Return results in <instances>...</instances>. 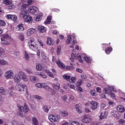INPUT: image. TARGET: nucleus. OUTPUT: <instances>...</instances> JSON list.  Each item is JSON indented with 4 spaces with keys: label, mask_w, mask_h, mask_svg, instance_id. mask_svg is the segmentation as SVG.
<instances>
[{
    "label": "nucleus",
    "mask_w": 125,
    "mask_h": 125,
    "mask_svg": "<svg viewBox=\"0 0 125 125\" xmlns=\"http://www.w3.org/2000/svg\"><path fill=\"white\" fill-rule=\"evenodd\" d=\"M52 86L53 88L58 90L60 89V84L59 83H56L53 84Z\"/></svg>",
    "instance_id": "cd10ccee"
},
{
    "label": "nucleus",
    "mask_w": 125,
    "mask_h": 125,
    "mask_svg": "<svg viewBox=\"0 0 125 125\" xmlns=\"http://www.w3.org/2000/svg\"><path fill=\"white\" fill-rule=\"evenodd\" d=\"M46 43L48 45H53L55 43V41L52 38L50 37H47Z\"/></svg>",
    "instance_id": "2eb2a0df"
},
{
    "label": "nucleus",
    "mask_w": 125,
    "mask_h": 125,
    "mask_svg": "<svg viewBox=\"0 0 125 125\" xmlns=\"http://www.w3.org/2000/svg\"><path fill=\"white\" fill-rule=\"evenodd\" d=\"M84 59L87 63H91V61H92V59L88 57H84Z\"/></svg>",
    "instance_id": "f704fd0d"
},
{
    "label": "nucleus",
    "mask_w": 125,
    "mask_h": 125,
    "mask_svg": "<svg viewBox=\"0 0 125 125\" xmlns=\"http://www.w3.org/2000/svg\"><path fill=\"white\" fill-rule=\"evenodd\" d=\"M19 75L21 78V80L23 81V82H28V78H27V75L26 73L22 71H20L18 72Z\"/></svg>",
    "instance_id": "6e6552de"
},
{
    "label": "nucleus",
    "mask_w": 125,
    "mask_h": 125,
    "mask_svg": "<svg viewBox=\"0 0 125 125\" xmlns=\"http://www.w3.org/2000/svg\"><path fill=\"white\" fill-rule=\"evenodd\" d=\"M75 108L76 109V110L79 114H81L82 113V109H81V107H80L78 104H76L75 105Z\"/></svg>",
    "instance_id": "ea45409f"
},
{
    "label": "nucleus",
    "mask_w": 125,
    "mask_h": 125,
    "mask_svg": "<svg viewBox=\"0 0 125 125\" xmlns=\"http://www.w3.org/2000/svg\"><path fill=\"white\" fill-rule=\"evenodd\" d=\"M18 107L19 111L18 114L20 117H23V116H24L23 113H28L29 111V107L26 104H24V106L19 105Z\"/></svg>",
    "instance_id": "7ed1b4c3"
},
{
    "label": "nucleus",
    "mask_w": 125,
    "mask_h": 125,
    "mask_svg": "<svg viewBox=\"0 0 125 125\" xmlns=\"http://www.w3.org/2000/svg\"><path fill=\"white\" fill-rule=\"evenodd\" d=\"M90 108L91 110H92V111H94V110H96V108H97V107H98V105H99L98 103L94 101H92V102H91L90 103Z\"/></svg>",
    "instance_id": "9d476101"
},
{
    "label": "nucleus",
    "mask_w": 125,
    "mask_h": 125,
    "mask_svg": "<svg viewBox=\"0 0 125 125\" xmlns=\"http://www.w3.org/2000/svg\"><path fill=\"white\" fill-rule=\"evenodd\" d=\"M32 0H28L27 2L28 4H23L21 6V9H26L27 7H28V5H30V4H32Z\"/></svg>",
    "instance_id": "b1692460"
},
{
    "label": "nucleus",
    "mask_w": 125,
    "mask_h": 125,
    "mask_svg": "<svg viewBox=\"0 0 125 125\" xmlns=\"http://www.w3.org/2000/svg\"><path fill=\"white\" fill-rule=\"evenodd\" d=\"M25 56L26 60H29V59H30V55L26 51H25Z\"/></svg>",
    "instance_id": "6e6d98bb"
},
{
    "label": "nucleus",
    "mask_w": 125,
    "mask_h": 125,
    "mask_svg": "<svg viewBox=\"0 0 125 125\" xmlns=\"http://www.w3.org/2000/svg\"><path fill=\"white\" fill-rule=\"evenodd\" d=\"M100 117V121L101 120H103V119H106L107 117V114H106V112H103L99 116Z\"/></svg>",
    "instance_id": "a878e982"
},
{
    "label": "nucleus",
    "mask_w": 125,
    "mask_h": 125,
    "mask_svg": "<svg viewBox=\"0 0 125 125\" xmlns=\"http://www.w3.org/2000/svg\"><path fill=\"white\" fill-rule=\"evenodd\" d=\"M9 39V35H8V34L4 35L1 38V43L2 44H9V42H8Z\"/></svg>",
    "instance_id": "39448f33"
},
{
    "label": "nucleus",
    "mask_w": 125,
    "mask_h": 125,
    "mask_svg": "<svg viewBox=\"0 0 125 125\" xmlns=\"http://www.w3.org/2000/svg\"><path fill=\"white\" fill-rule=\"evenodd\" d=\"M38 31L39 33H45L46 32V28L40 25L38 27Z\"/></svg>",
    "instance_id": "a211bd4d"
},
{
    "label": "nucleus",
    "mask_w": 125,
    "mask_h": 125,
    "mask_svg": "<svg viewBox=\"0 0 125 125\" xmlns=\"http://www.w3.org/2000/svg\"><path fill=\"white\" fill-rule=\"evenodd\" d=\"M51 21V17L48 16L47 20L46 21L44 22L45 24H49L50 22Z\"/></svg>",
    "instance_id": "c03bdc74"
},
{
    "label": "nucleus",
    "mask_w": 125,
    "mask_h": 125,
    "mask_svg": "<svg viewBox=\"0 0 125 125\" xmlns=\"http://www.w3.org/2000/svg\"><path fill=\"white\" fill-rule=\"evenodd\" d=\"M0 65H8V62L3 59H0Z\"/></svg>",
    "instance_id": "473e14b6"
},
{
    "label": "nucleus",
    "mask_w": 125,
    "mask_h": 125,
    "mask_svg": "<svg viewBox=\"0 0 125 125\" xmlns=\"http://www.w3.org/2000/svg\"><path fill=\"white\" fill-rule=\"evenodd\" d=\"M28 45L30 49L34 51H37V54L38 56L41 55V51H40V49L38 48L39 45L35 42V40L33 38L31 39L28 42Z\"/></svg>",
    "instance_id": "f257e3e1"
},
{
    "label": "nucleus",
    "mask_w": 125,
    "mask_h": 125,
    "mask_svg": "<svg viewBox=\"0 0 125 125\" xmlns=\"http://www.w3.org/2000/svg\"><path fill=\"white\" fill-rule=\"evenodd\" d=\"M13 78L14 83H20V82H21V78L18 73L15 74Z\"/></svg>",
    "instance_id": "f8f14e48"
},
{
    "label": "nucleus",
    "mask_w": 125,
    "mask_h": 125,
    "mask_svg": "<svg viewBox=\"0 0 125 125\" xmlns=\"http://www.w3.org/2000/svg\"><path fill=\"white\" fill-rule=\"evenodd\" d=\"M62 99L63 101H66L67 100V96L64 95L62 97Z\"/></svg>",
    "instance_id": "0e129e2a"
},
{
    "label": "nucleus",
    "mask_w": 125,
    "mask_h": 125,
    "mask_svg": "<svg viewBox=\"0 0 125 125\" xmlns=\"http://www.w3.org/2000/svg\"><path fill=\"white\" fill-rule=\"evenodd\" d=\"M20 123L19 121L14 120L12 122V125H20Z\"/></svg>",
    "instance_id": "de8ad7c7"
},
{
    "label": "nucleus",
    "mask_w": 125,
    "mask_h": 125,
    "mask_svg": "<svg viewBox=\"0 0 125 125\" xmlns=\"http://www.w3.org/2000/svg\"><path fill=\"white\" fill-rule=\"evenodd\" d=\"M19 38L20 39V40L21 41V42H23V41H24V35L23 34H20L19 36Z\"/></svg>",
    "instance_id": "3c124183"
},
{
    "label": "nucleus",
    "mask_w": 125,
    "mask_h": 125,
    "mask_svg": "<svg viewBox=\"0 0 125 125\" xmlns=\"http://www.w3.org/2000/svg\"><path fill=\"white\" fill-rule=\"evenodd\" d=\"M25 87H27V85H26V84H23L21 83H17L16 84V89L21 92L25 91Z\"/></svg>",
    "instance_id": "423d86ee"
},
{
    "label": "nucleus",
    "mask_w": 125,
    "mask_h": 125,
    "mask_svg": "<svg viewBox=\"0 0 125 125\" xmlns=\"http://www.w3.org/2000/svg\"><path fill=\"white\" fill-rule=\"evenodd\" d=\"M119 124H124L125 123V120L124 119H120L118 121Z\"/></svg>",
    "instance_id": "338daca9"
},
{
    "label": "nucleus",
    "mask_w": 125,
    "mask_h": 125,
    "mask_svg": "<svg viewBox=\"0 0 125 125\" xmlns=\"http://www.w3.org/2000/svg\"><path fill=\"white\" fill-rule=\"evenodd\" d=\"M43 15V14H42V13H41L40 14H39L35 19L36 21H37V22L39 21H41V20H42V18Z\"/></svg>",
    "instance_id": "c85d7f7f"
},
{
    "label": "nucleus",
    "mask_w": 125,
    "mask_h": 125,
    "mask_svg": "<svg viewBox=\"0 0 125 125\" xmlns=\"http://www.w3.org/2000/svg\"><path fill=\"white\" fill-rule=\"evenodd\" d=\"M33 98H35V99H37V100H42V97L39 96V95H34L33 96Z\"/></svg>",
    "instance_id": "09e8293b"
},
{
    "label": "nucleus",
    "mask_w": 125,
    "mask_h": 125,
    "mask_svg": "<svg viewBox=\"0 0 125 125\" xmlns=\"http://www.w3.org/2000/svg\"><path fill=\"white\" fill-rule=\"evenodd\" d=\"M76 80H77V78H76V77H72L71 78L70 80L69 79V82L71 83H76Z\"/></svg>",
    "instance_id": "37998d69"
},
{
    "label": "nucleus",
    "mask_w": 125,
    "mask_h": 125,
    "mask_svg": "<svg viewBox=\"0 0 125 125\" xmlns=\"http://www.w3.org/2000/svg\"><path fill=\"white\" fill-rule=\"evenodd\" d=\"M72 37H73L72 44H76L77 43V40H76V37H75V34H73Z\"/></svg>",
    "instance_id": "864d4df0"
},
{
    "label": "nucleus",
    "mask_w": 125,
    "mask_h": 125,
    "mask_svg": "<svg viewBox=\"0 0 125 125\" xmlns=\"http://www.w3.org/2000/svg\"><path fill=\"white\" fill-rule=\"evenodd\" d=\"M39 76H40V77H42V78H43L44 79H46V78H47V76L43 73H40Z\"/></svg>",
    "instance_id": "13d9d810"
},
{
    "label": "nucleus",
    "mask_w": 125,
    "mask_h": 125,
    "mask_svg": "<svg viewBox=\"0 0 125 125\" xmlns=\"http://www.w3.org/2000/svg\"><path fill=\"white\" fill-rule=\"evenodd\" d=\"M3 3L4 4H6L7 5H8L9 4H11L12 3V0H4Z\"/></svg>",
    "instance_id": "4c0bfd02"
},
{
    "label": "nucleus",
    "mask_w": 125,
    "mask_h": 125,
    "mask_svg": "<svg viewBox=\"0 0 125 125\" xmlns=\"http://www.w3.org/2000/svg\"><path fill=\"white\" fill-rule=\"evenodd\" d=\"M71 124L72 125H82V124H80V123L77 121H72Z\"/></svg>",
    "instance_id": "603ef678"
},
{
    "label": "nucleus",
    "mask_w": 125,
    "mask_h": 125,
    "mask_svg": "<svg viewBox=\"0 0 125 125\" xmlns=\"http://www.w3.org/2000/svg\"><path fill=\"white\" fill-rule=\"evenodd\" d=\"M26 71L27 73H28L29 74L32 75V74H33V72L30 69H26Z\"/></svg>",
    "instance_id": "774afa93"
},
{
    "label": "nucleus",
    "mask_w": 125,
    "mask_h": 125,
    "mask_svg": "<svg viewBox=\"0 0 125 125\" xmlns=\"http://www.w3.org/2000/svg\"><path fill=\"white\" fill-rule=\"evenodd\" d=\"M41 56L43 59H46V54H45V53H44V52H42L41 53Z\"/></svg>",
    "instance_id": "5fc2aeb1"
},
{
    "label": "nucleus",
    "mask_w": 125,
    "mask_h": 125,
    "mask_svg": "<svg viewBox=\"0 0 125 125\" xmlns=\"http://www.w3.org/2000/svg\"><path fill=\"white\" fill-rule=\"evenodd\" d=\"M5 22L1 20H0V26H5Z\"/></svg>",
    "instance_id": "4d7b16f0"
},
{
    "label": "nucleus",
    "mask_w": 125,
    "mask_h": 125,
    "mask_svg": "<svg viewBox=\"0 0 125 125\" xmlns=\"http://www.w3.org/2000/svg\"><path fill=\"white\" fill-rule=\"evenodd\" d=\"M56 63L61 69H64L65 65L61 62V61H60V60L58 59V61H56Z\"/></svg>",
    "instance_id": "dca6fc26"
},
{
    "label": "nucleus",
    "mask_w": 125,
    "mask_h": 125,
    "mask_svg": "<svg viewBox=\"0 0 125 125\" xmlns=\"http://www.w3.org/2000/svg\"><path fill=\"white\" fill-rule=\"evenodd\" d=\"M79 61H80V62H83V61L82 60V57H81V55H77V56Z\"/></svg>",
    "instance_id": "680f3d73"
},
{
    "label": "nucleus",
    "mask_w": 125,
    "mask_h": 125,
    "mask_svg": "<svg viewBox=\"0 0 125 125\" xmlns=\"http://www.w3.org/2000/svg\"><path fill=\"white\" fill-rule=\"evenodd\" d=\"M17 31H24V26L23 23L19 24L16 27Z\"/></svg>",
    "instance_id": "4be33fe9"
},
{
    "label": "nucleus",
    "mask_w": 125,
    "mask_h": 125,
    "mask_svg": "<svg viewBox=\"0 0 125 125\" xmlns=\"http://www.w3.org/2000/svg\"><path fill=\"white\" fill-rule=\"evenodd\" d=\"M4 52V49L3 48L0 47V57H1V54Z\"/></svg>",
    "instance_id": "bf43d9fd"
},
{
    "label": "nucleus",
    "mask_w": 125,
    "mask_h": 125,
    "mask_svg": "<svg viewBox=\"0 0 125 125\" xmlns=\"http://www.w3.org/2000/svg\"><path fill=\"white\" fill-rule=\"evenodd\" d=\"M32 121L34 125H39V122L38 121V119H37L36 117L32 118Z\"/></svg>",
    "instance_id": "e433bc0d"
},
{
    "label": "nucleus",
    "mask_w": 125,
    "mask_h": 125,
    "mask_svg": "<svg viewBox=\"0 0 125 125\" xmlns=\"http://www.w3.org/2000/svg\"><path fill=\"white\" fill-rule=\"evenodd\" d=\"M35 86L36 88H43V87L45 86V84L44 83H38L35 84Z\"/></svg>",
    "instance_id": "aec40b11"
},
{
    "label": "nucleus",
    "mask_w": 125,
    "mask_h": 125,
    "mask_svg": "<svg viewBox=\"0 0 125 125\" xmlns=\"http://www.w3.org/2000/svg\"><path fill=\"white\" fill-rule=\"evenodd\" d=\"M44 84H45V85L44 87H43V88H45V89H46L47 91L50 90V87L47 85V84L46 83H44Z\"/></svg>",
    "instance_id": "8fccbe9b"
},
{
    "label": "nucleus",
    "mask_w": 125,
    "mask_h": 125,
    "mask_svg": "<svg viewBox=\"0 0 125 125\" xmlns=\"http://www.w3.org/2000/svg\"><path fill=\"white\" fill-rule=\"evenodd\" d=\"M82 122L85 124H89L91 122V117L88 115H85L83 116Z\"/></svg>",
    "instance_id": "1a4fd4ad"
},
{
    "label": "nucleus",
    "mask_w": 125,
    "mask_h": 125,
    "mask_svg": "<svg viewBox=\"0 0 125 125\" xmlns=\"http://www.w3.org/2000/svg\"><path fill=\"white\" fill-rule=\"evenodd\" d=\"M72 42V38L71 36H68V39L66 40V42L67 44H69Z\"/></svg>",
    "instance_id": "a18cd8bd"
},
{
    "label": "nucleus",
    "mask_w": 125,
    "mask_h": 125,
    "mask_svg": "<svg viewBox=\"0 0 125 125\" xmlns=\"http://www.w3.org/2000/svg\"><path fill=\"white\" fill-rule=\"evenodd\" d=\"M111 115L112 116H114V118L116 119H120L121 118V115L119 114V113L115 110H112L111 111Z\"/></svg>",
    "instance_id": "f3484780"
},
{
    "label": "nucleus",
    "mask_w": 125,
    "mask_h": 125,
    "mask_svg": "<svg viewBox=\"0 0 125 125\" xmlns=\"http://www.w3.org/2000/svg\"><path fill=\"white\" fill-rule=\"evenodd\" d=\"M90 93L91 95H92V96H94V95H95V90H91Z\"/></svg>",
    "instance_id": "e2e57ef3"
},
{
    "label": "nucleus",
    "mask_w": 125,
    "mask_h": 125,
    "mask_svg": "<svg viewBox=\"0 0 125 125\" xmlns=\"http://www.w3.org/2000/svg\"><path fill=\"white\" fill-rule=\"evenodd\" d=\"M0 93L2 95H5L6 94V90L4 89V88L1 87L0 88Z\"/></svg>",
    "instance_id": "2f4dec72"
},
{
    "label": "nucleus",
    "mask_w": 125,
    "mask_h": 125,
    "mask_svg": "<svg viewBox=\"0 0 125 125\" xmlns=\"http://www.w3.org/2000/svg\"><path fill=\"white\" fill-rule=\"evenodd\" d=\"M42 65L40 63H37L36 64V70L37 71H42Z\"/></svg>",
    "instance_id": "c756f323"
},
{
    "label": "nucleus",
    "mask_w": 125,
    "mask_h": 125,
    "mask_svg": "<svg viewBox=\"0 0 125 125\" xmlns=\"http://www.w3.org/2000/svg\"><path fill=\"white\" fill-rule=\"evenodd\" d=\"M112 50H113V49L110 47H107L106 48L105 52V53H106V54H110V53H111V51H112Z\"/></svg>",
    "instance_id": "c9c22d12"
},
{
    "label": "nucleus",
    "mask_w": 125,
    "mask_h": 125,
    "mask_svg": "<svg viewBox=\"0 0 125 125\" xmlns=\"http://www.w3.org/2000/svg\"><path fill=\"white\" fill-rule=\"evenodd\" d=\"M82 79H83L84 80H85V79H86V75H84V74H82L81 76Z\"/></svg>",
    "instance_id": "69168bd1"
},
{
    "label": "nucleus",
    "mask_w": 125,
    "mask_h": 125,
    "mask_svg": "<svg viewBox=\"0 0 125 125\" xmlns=\"http://www.w3.org/2000/svg\"><path fill=\"white\" fill-rule=\"evenodd\" d=\"M6 18L7 19H11L13 21H16V20H17V16L16 15H7Z\"/></svg>",
    "instance_id": "6ab92c4d"
},
{
    "label": "nucleus",
    "mask_w": 125,
    "mask_h": 125,
    "mask_svg": "<svg viewBox=\"0 0 125 125\" xmlns=\"http://www.w3.org/2000/svg\"><path fill=\"white\" fill-rule=\"evenodd\" d=\"M61 52V46L59 45L58 46V47L57 49V54L58 55H60Z\"/></svg>",
    "instance_id": "79ce46f5"
},
{
    "label": "nucleus",
    "mask_w": 125,
    "mask_h": 125,
    "mask_svg": "<svg viewBox=\"0 0 125 125\" xmlns=\"http://www.w3.org/2000/svg\"><path fill=\"white\" fill-rule=\"evenodd\" d=\"M104 90V93L105 94H108V95H110V97H111L113 100H116V96L115 94L112 93L111 92H108L107 90V88H105Z\"/></svg>",
    "instance_id": "4468645a"
},
{
    "label": "nucleus",
    "mask_w": 125,
    "mask_h": 125,
    "mask_svg": "<svg viewBox=\"0 0 125 125\" xmlns=\"http://www.w3.org/2000/svg\"><path fill=\"white\" fill-rule=\"evenodd\" d=\"M107 90H108V92H112V91L114 90V87L111 86H108Z\"/></svg>",
    "instance_id": "49530a36"
},
{
    "label": "nucleus",
    "mask_w": 125,
    "mask_h": 125,
    "mask_svg": "<svg viewBox=\"0 0 125 125\" xmlns=\"http://www.w3.org/2000/svg\"><path fill=\"white\" fill-rule=\"evenodd\" d=\"M14 77V72L12 70H8L5 73V78L7 80H11Z\"/></svg>",
    "instance_id": "0eeeda50"
},
{
    "label": "nucleus",
    "mask_w": 125,
    "mask_h": 125,
    "mask_svg": "<svg viewBox=\"0 0 125 125\" xmlns=\"http://www.w3.org/2000/svg\"><path fill=\"white\" fill-rule=\"evenodd\" d=\"M117 110L119 113H124L125 111V109L123 105H119L117 107Z\"/></svg>",
    "instance_id": "412c9836"
},
{
    "label": "nucleus",
    "mask_w": 125,
    "mask_h": 125,
    "mask_svg": "<svg viewBox=\"0 0 125 125\" xmlns=\"http://www.w3.org/2000/svg\"><path fill=\"white\" fill-rule=\"evenodd\" d=\"M14 90V88L13 87H11L10 88H9V90L8 91L10 95H11V96H12V95H13V90Z\"/></svg>",
    "instance_id": "a19ab883"
},
{
    "label": "nucleus",
    "mask_w": 125,
    "mask_h": 125,
    "mask_svg": "<svg viewBox=\"0 0 125 125\" xmlns=\"http://www.w3.org/2000/svg\"><path fill=\"white\" fill-rule=\"evenodd\" d=\"M62 77L65 81H70V79H71V76L69 75V74H65Z\"/></svg>",
    "instance_id": "7c9ffc66"
},
{
    "label": "nucleus",
    "mask_w": 125,
    "mask_h": 125,
    "mask_svg": "<svg viewBox=\"0 0 125 125\" xmlns=\"http://www.w3.org/2000/svg\"><path fill=\"white\" fill-rule=\"evenodd\" d=\"M48 119L51 123H56L60 120V116L58 114H50L48 116Z\"/></svg>",
    "instance_id": "20e7f679"
},
{
    "label": "nucleus",
    "mask_w": 125,
    "mask_h": 125,
    "mask_svg": "<svg viewBox=\"0 0 125 125\" xmlns=\"http://www.w3.org/2000/svg\"><path fill=\"white\" fill-rule=\"evenodd\" d=\"M29 11L30 13L32 14H37L38 13V11H39V9L36 6H33L30 7L29 9Z\"/></svg>",
    "instance_id": "ddd939ff"
},
{
    "label": "nucleus",
    "mask_w": 125,
    "mask_h": 125,
    "mask_svg": "<svg viewBox=\"0 0 125 125\" xmlns=\"http://www.w3.org/2000/svg\"><path fill=\"white\" fill-rule=\"evenodd\" d=\"M60 114L62 117H67L69 115V113L67 111L62 110L60 111Z\"/></svg>",
    "instance_id": "5701e85b"
},
{
    "label": "nucleus",
    "mask_w": 125,
    "mask_h": 125,
    "mask_svg": "<svg viewBox=\"0 0 125 125\" xmlns=\"http://www.w3.org/2000/svg\"><path fill=\"white\" fill-rule=\"evenodd\" d=\"M37 80L38 78H37L36 76L33 75L29 76V81L31 83H36Z\"/></svg>",
    "instance_id": "393cba45"
},
{
    "label": "nucleus",
    "mask_w": 125,
    "mask_h": 125,
    "mask_svg": "<svg viewBox=\"0 0 125 125\" xmlns=\"http://www.w3.org/2000/svg\"><path fill=\"white\" fill-rule=\"evenodd\" d=\"M13 54H14V55H16V56H19V55L20 54V53L18 51H15L13 53Z\"/></svg>",
    "instance_id": "052dcab7"
},
{
    "label": "nucleus",
    "mask_w": 125,
    "mask_h": 125,
    "mask_svg": "<svg viewBox=\"0 0 125 125\" xmlns=\"http://www.w3.org/2000/svg\"><path fill=\"white\" fill-rule=\"evenodd\" d=\"M42 109L45 113H48V111H49V109H48V107H47L46 105H44L42 107Z\"/></svg>",
    "instance_id": "72a5a7b5"
},
{
    "label": "nucleus",
    "mask_w": 125,
    "mask_h": 125,
    "mask_svg": "<svg viewBox=\"0 0 125 125\" xmlns=\"http://www.w3.org/2000/svg\"><path fill=\"white\" fill-rule=\"evenodd\" d=\"M20 16L23 19L24 22H27V23H32L33 22V18H32V16L28 15L27 11L25 10H22L21 12Z\"/></svg>",
    "instance_id": "f03ea898"
},
{
    "label": "nucleus",
    "mask_w": 125,
    "mask_h": 125,
    "mask_svg": "<svg viewBox=\"0 0 125 125\" xmlns=\"http://www.w3.org/2000/svg\"><path fill=\"white\" fill-rule=\"evenodd\" d=\"M45 72V73H46L47 75H48V76H49V77H50L51 78H55V76H54V75L56 74V70H55V69H52V72L48 70H46Z\"/></svg>",
    "instance_id": "9b49d317"
},
{
    "label": "nucleus",
    "mask_w": 125,
    "mask_h": 125,
    "mask_svg": "<svg viewBox=\"0 0 125 125\" xmlns=\"http://www.w3.org/2000/svg\"><path fill=\"white\" fill-rule=\"evenodd\" d=\"M83 79H80L77 83L76 84V85L77 86H81V85H82V84H83Z\"/></svg>",
    "instance_id": "58836bf2"
},
{
    "label": "nucleus",
    "mask_w": 125,
    "mask_h": 125,
    "mask_svg": "<svg viewBox=\"0 0 125 125\" xmlns=\"http://www.w3.org/2000/svg\"><path fill=\"white\" fill-rule=\"evenodd\" d=\"M36 31V30L34 28H30L28 29L27 34L28 36H31V35H33L34 33Z\"/></svg>",
    "instance_id": "bb28decb"
}]
</instances>
